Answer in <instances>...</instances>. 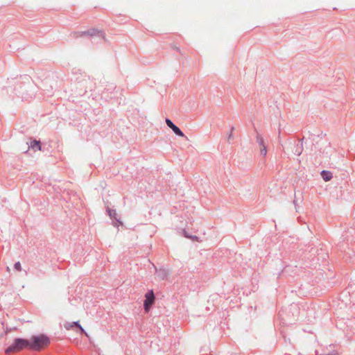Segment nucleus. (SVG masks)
Segmentation results:
<instances>
[{
    "label": "nucleus",
    "instance_id": "nucleus-1",
    "mask_svg": "<svg viewBox=\"0 0 355 355\" xmlns=\"http://www.w3.org/2000/svg\"><path fill=\"white\" fill-rule=\"evenodd\" d=\"M30 349L36 351L40 350L42 347L48 346L50 343L49 338L44 335L33 336L31 338Z\"/></svg>",
    "mask_w": 355,
    "mask_h": 355
},
{
    "label": "nucleus",
    "instance_id": "nucleus-2",
    "mask_svg": "<svg viewBox=\"0 0 355 355\" xmlns=\"http://www.w3.org/2000/svg\"><path fill=\"white\" fill-rule=\"evenodd\" d=\"M30 348V342L24 338H16L13 343L6 349V353L19 352L24 348Z\"/></svg>",
    "mask_w": 355,
    "mask_h": 355
},
{
    "label": "nucleus",
    "instance_id": "nucleus-3",
    "mask_svg": "<svg viewBox=\"0 0 355 355\" xmlns=\"http://www.w3.org/2000/svg\"><path fill=\"white\" fill-rule=\"evenodd\" d=\"M145 300L144 302V306L145 311H148L149 307L153 304L155 301V295L153 290L148 291L145 295Z\"/></svg>",
    "mask_w": 355,
    "mask_h": 355
},
{
    "label": "nucleus",
    "instance_id": "nucleus-4",
    "mask_svg": "<svg viewBox=\"0 0 355 355\" xmlns=\"http://www.w3.org/2000/svg\"><path fill=\"white\" fill-rule=\"evenodd\" d=\"M256 141L260 147V153L263 157H265L267 155L266 146L265 144V141H264V139H263V136L258 132L257 133V135H256Z\"/></svg>",
    "mask_w": 355,
    "mask_h": 355
},
{
    "label": "nucleus",
    "instance_id": "nucleus-5",
    "mask_svg": "<svg viewBox=\"0 0 355 355\" xmlns=\"http://www.w3.org/2000/svg\"><path fill=\"white\" fill-rule=\"evenodd\" d=\"M166 125L171 128L172 129V130L174 132V133L178 135V136H180V137H184V134L183 133V132L177 126L175 125L171 120H170L169 119H166Z\"/></svg>",
    "mask_w": 355,
    "mask_h": 355
},
{
    "label": "nucleus",
    "instance_id": "nucleus-6",
    "mask_svg": "<svg viewBox=\"0 0 355 355\" xmlns=\"http://www.w3.org/2000/svg\"><path fill=\"white\" fill-rule=\"evenodd\" d=\"M73 327H77L81 333L84 334L87 337H89L88 334L85 331L83 327L79 323V321L73 322H67L64 324V327L66 329L69 330Z\"/></svg>",
    "mask_w": 355,
    "mask_h": 355
},
{
    "label": "nucleus",
    "instance_id": "nucleus-7",
    "mask_svg": "<svg viewBox=\"0 0 355 355\" xmlns=\"http://www.w3.org/2000/svg\"><path fill=\"white\" fill-rule=\"evenodd\" d=\"M107 212L110 217L111 219H114V226H119V225H122V222L116 218L117 214L115 209H110L109 207L107 208Z\"/></svg>",
    "mask_w": 355,
    "mask_h": 355
},
{
    "label": "nucleus",
    "instance_id": "nucleus-8",
    "mask_svg": "<svg viewBox=\"0 0 355 355\" xmlns=\"http://www.w3.org/2000/svg\"><path fill=\"white\" fill-rule=\"evenodd\" d=\"M168 271L164 268L156 269L157 276L162 279H165L168 276Z\"/></svg>",
    "mask_w": 355,
    "mask_h": 355
},
{
    "label": "nucleus",
    "instance_id": "nucleus-9",
    "mask_svg": "<svg viewBox=\"0 0 355 355\" xmlns=\"http://www.w3.org/2000/svg\"><path fill=\"white\" fill-rule=\"evenodd\" d=\"M321 176L325 182L331 180L333 177L332 173L328 171H322L321 172Z\"/></svg>",
    "mask_w": 355,
    "mask_h": 355
},
{
    "label": "nucleus",
    "instance_id": "nucleus-10",
    "mask_svg": "<svg viewBox=\"0 0 355 355\" xmlns=\"http://www.w3.org/2000/svg\"><path fill=\"white\" fill-rule=\"evenodd\" d=\"M31 148H37L39 150H40V142L36 141V140H34V141H31Z\"/></svg>",
    "mask_w": 355,
    "mask_h": 355
},
{
    "label": "nucleus",
    "instance_id": "nucleus-11",
    "mask_svg": "<svg viewBox=\"0 0 355 355\" xmlns=\"http://www.w3.org/2000/svg\"><path fill=\"white\" fill-rule=\"evenodd\" d=\"M96 33H98V34H101V35H103V33L99 32V31H96V30H89L87 31V32H85L84 33L85 34H87V35H94L96 34Z\"/></svg>",
    "mask_w": 355,
    "mask_h": 355
},
{
    "label": "nucleus",
    "instance_id": "nucleus-12",
    "mask_svg": "<svg viewBox=\"0 0 355 355\" xmlns=\"http://www.w3.org/2000/svg\"><path fill=\"white\" fill-rule=\"evenodd\" d=\"M14 268L17 271H21V266L20 262L19 261L16 262L15 263V265H14Z\"/></svg>",
    "mask_w": 355,
    "mask_h": 355
},
{
    "label": "nucleus",
    "instance_id": "nucleus-13",
    "mask_svg": "<svg viewBox=\"0 0 355 355\" xmlns=\"http://www.w3.org/2000/svg\"><path fill=\"white\" fill-rule=\"evenodd\" d=\"M185 236L187 238H190L193 241H198V236H189L188 235L187 233L184 234Z\"/></svg>",
    "mask_w": 355,
    "mask_h": 355
},
{
    "label": "nucleus",
    "instance_id": "nucleus-14",
    "mask_svg": "<svg viewBox=\"0 0 355 355\" xmlns=\"http://www.w3.org/2000/svg\"><path fill=\"white\" fill-rule=\"evenodd\" d=\"M234 127H232L231 128V131H230V133L228 135V137H227V139L230 140L231 139L233 138V134H232V132L234 131Z\"/></svg>",
    "mask_w": 355,
    "mask_h": 355
},
{
    "label": "nucleus",
    "instance_id": "nucleus-15",
    "mask_svg": "<svg viewBox=\"0 0 355 355\" xmlns=\"http://www.w3.org/2000/svg\"><path fill=\"white\" fill-rule=\"evenodd\" d=\"M302 153V150H301V148L300 146H298V145L297 146V149L295 150V153L297 155H300Z\"/></svg>",
    "mask_w": 355,
    "mask_h": 355
},
{
    "label": "nucleus",
    "instance_id": "nucleus-16",
    "mask_svg": "<svg viewBox=\"0 0 355 355\" xmlns=\"http://www.w3.org/2000/svg\"><path fill=\"white\" fill-rule=\"evenodd\" d=\"M6 270H7L8 272H9V271H10V268H9L8 266H7V267H6Z\"/></svg>",
    "mask_w": 355,
    "mask_h": 355
}]
</instances>
